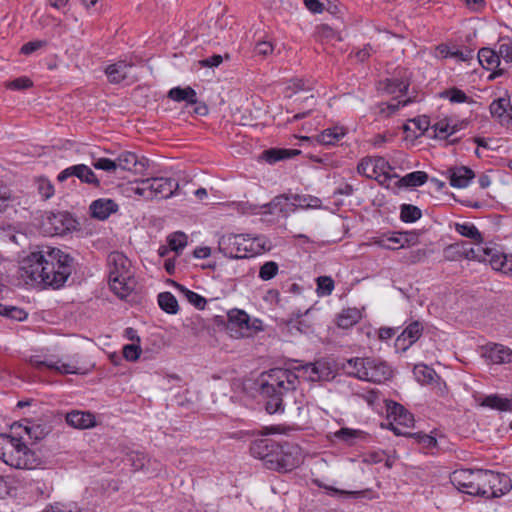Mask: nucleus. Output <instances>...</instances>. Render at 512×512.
I'll return each instance as SVG.
<instances>
[{
    "instance_id": "nucleus-62",
    "label": "nucleus",
    "mask_w": 512,
    "mask_h": 512,
    "mask_svg": "<svg viewBox=\"0 0 512 512\" xmlns=\"http://www.w3.org/2000/svg\"><path fill=\"white\" fill-rule=\"evenodd\" d=\"M419 443L423 444L427 448H433L437 445V440L431 435L427 434H418L417 435Z\"/></svg>"
},
{
    "instance_id": "nucleus-34",
    "label": "nucleus",
    "mask_w": 512,
    "mask_h": 512,
    "mask_svg": "<svg viewBox=\"0 0 512 512\" xmlns=\"http://www.w3.org/2000/svg\"><path fill=\"white\" fill-rule=\"evenodd\" d=\"M336 439L345 442L348 445H353L356 439L365 438V433L361 430L351 428H341L334 433Z\"/></svg>"
},
{
    "instance_id": "nucleus-5",
    "label": "nucleus",
    "mask_w": 512,
    "mask_h": 512,
    "mask_svg": "<svg viewBox=\"0 0 512 512\" xmlns=\"http://www.w3.org/2000/svg\"><path fill=\"white\" fill-rule=\"evenodd\" d=\"M0 459L16 469H34L39 465V458L33 450L17 435L0 434Z\"/></svg>"
},
{
    "instance_id": "nucleus-22",
    "label": "nucleus",
    "mask_w": 512,
    "mask_h": 512,
    "mask_svg": "<svg viewBox=\"0 0 512 512\" xmlns=\"http://www.w3.org/2000/svg\"><path fill=\"white\" fill-rule=\"evenodd\" d=\"M488 476L491 480V498L501 497L512 488L511 479L507 475L489 470Z\"/></svg>"
},
{
    "instance_id": "nucleus-31",
    "label": "nucleus",
    "mask_w": 512,
    "mask_h": 512,
    "mask_svg": "<svg viewBox=\"0 0 512 512\" xmlns=\"http://www.w3.org/2000/svg\"><path fill=\"white\" fill-rule=\"evenodd\" d=\"M13 430L23 429V431L28 435L30 439L34 441L42 440L49 433L47 427L40 424H32V425H23V424H14L12 426Z\"/></svg>"
},
{
    "instance_id": "nucleus-58",
    "label": "nucleus",
    "mask_w": 512,
    "mask_h": 512,
    "mask_svg": "<svg viewBox=\"0 0 512 512\" xmlns=\"http://www.w3.org/2000/svg\"><path fill=\"white\" fill-rule=\"evenodd\" d=\"M223 61V57L221 55L215 54L209 58L203 59L199 61V65L201 67H209L214 68L218 67Z\"/></svg>"
},
{
    "instance_id": "nucleus-3",
    "label": "nucleus",
    "mask_w": 512,
    "mask_h": 512,
    "mask_svg": "<svg viewBox=\"0 0 512 512\" xmlns=\"http://www.w3.org/2000/svg\"><path fill=\"white\" fill-rule=\"evenodd\" d=\"M299 384L298 375L289 369L273 368L261 375L260 394L266 400V411H283V396L294 391Z\"/></svg>"
},
{
    "instance_id": "nucleus-43",
    "label": "nucleus",
    "mask_w": 512,
    "mask_h": 512,
    "mask_svg": "<svg viewBox=\"0 0 512 512\" xmlns=\"http://www.w3.org/2000/svg\"><path fill=\"white\" fill-rule=\"evenodd\" d=\"M0 315L6 316L16 321H23L27 318V313L15 306H5L0 303Z\"/></svg>"
},
{
    "instance_id": "nucleus-9",
    "label": "nucleus",
    "mask_w": 512,
    "mask_h": 512,
    "mask_svg": "<svg viewBox=\"0 0 512 512\" xmlns=\"http://www.w3.org/2000/svg\"><path fill=\"white\" fill-rule=\"evenodd\" d=\"M391 169L389 162L383 157L364 158L357 166L359 174L371 179H378L380 176L389 177Z\"/></svg>"
},
{
    "instance_id": "nucleus-16",
    "label": "nucleus",
    "mask_w": 512,
    "mask_h": 512,
    "mask_svg": "<svg viewBox=\"0 0 512 512\" xmlns=\"http://www.w3.org/2000/svg\"><path fill=\"white\" fill-rule=\"evenodd\" d=\"M423 325L419 321L411 322L403 332L396 338L395 346L397 349L406 351L422 335Z\"/></svg>"
},
{
    "instance_id": "nucleus-28",
    "label": "nucleus",
    "mask_w": 512,
    "mask_h": 512,
    "mask_svg": "<svg viewBox=\"0 0 512 512\" xmlns=\"http://www.w3.org/2000/svg\"><path fill=\"white\" fill-rule=\"evenodd\" d=\"M168 97L176 102L185 101L188 104H196L198 102L197 93L191 87H174L168 92Z\"/></svg>"
},
{
    "instance_id": "nucleus-35",
    "label": "nucleus",
    "mask_w": 512,
    "mask_h": 512,
    "mask_svg": "<svg viewBox=\"0 0 512 512\" xmlns=\"http://www.w3.org/2000/svg\"><path fill=\"white\" fill-rule=\"evenodd\" d=\"M158 304L162 310L169 314L178 312V302L175 296L170 292H162L158 295Z\"/></svg>"
},
{
    "instance_id": "nucleus-24",
    "label": "nucleus",
    "mask_w": 512,
    "mask_h": 512,
    "mask_svg": "<svg viewBox=\"0 0 512 512\" xmlns=\"http://www.w3.org/2000/svg\"><path fill=\"white\" fill-rule=\"evenodd\" d=\"M295 201L293 200V194L291 195H278L266 206L270 209V212L278 211L283 216L287 217L290 212L295 211Z\"/></svg>"
},
{
    "instance_id": "nucleus-41",
    "label": "nucleus",
    "mask_w": 512,
    "mask_h": 512,
    "mask_svg": "<svg viewBox=\"0 0 512 512\" xmlns=\"http://www.w3.org/2000/svg\"><path fill=\"white\" fill-rule=\"evenodd\" d=\"M64 218L65 215L62 213L49 215L47 221L52 227L45 228L46 231L55 235L62 234L67 229L64 225Z\"/></svg>"
},
{
    "instance_id": "nucleus-36",
    "label": "nucleus",
    "mask_w": 512,
    "mask_h": 512,
    "mask_svg": "<svg viewBox=\"0 0 512 512\" xmlns=\"http://www.w3.org/2000/svg\"><path fill=\"white\" fill-rule=\"evenodd\" d=\"M490 262L492 268L496 271H501L504 274H509L510 265L511 264V255L504 254H492L490 259H487Z\"/></svg>"
},
{
    "instance_id": "nucleus-27",
    "label": "nucleus",
    "mask_w": 512,
    "mask_h": 512,
    "mask_svg": "<svg viewBox=\"0 0 512 512\" xmlns=\"http://www.w3.org/2000/svg\"><path fill=\"white\" fill-rule=\"evenodd\" d=\"M481 406L488 407L491 409H496L499 411H511L512 412V399L507 397H502L498 394H491L486 396L482 402Z\"/></svg>"
},
{
    "instance_id": "nucleus-56",
    "label": "nucleus",
    "mask_w": 512,
    "mask_h": 512,
    "mask_svg": "<svg viewBox=\"0 0 512 512\" xmlns=\"http://www.w3.org/2000/svg\"><path fill=\"white\" fill-rule=\"evenodd\" d=\"M499 58L503 59L506 63L512 62V42L501 43L497 51Z\"/></svg>"
},
{
    "instance_id": "nucleus-25",
    "label": "nucleus",
    "mask_w": 512,
    "mask_h": 512,
    "mask_svg": "<svg viewBox=\"0 0 512 512\" xmlns=\"http://www.w3.org/2000/svg\"><path fill=\"white\" fill-rule=\"evenodd\" d=\"M298 154H300V150L297 149L271 148L262 152L261 159L273 164L280 160L292 158Z\"/></svg>"
},
{
    "instance_id": "nucleus-7",
    "label": "nucleus",
    "mask_w": 512,
    "mask_h": 512,
    "mask_svg": "<svg viewBox=\"0 0 512 512\" xmlns=\"http://www.w3.org/2000/svg\"><path fill=\"white\" fill-rule=\"evenodd\" d=\"M348 373L360 380L382 383L392 377V370L383 361L375 358H350L343 364Z\"/></svg>"
},
{
    "instance_id": "nucleus-42",
    "label": "nucleus",
    "mask_w": 512,
    "mask_h": 512,
    "mask_svg": "<svg viewBox=\"0 0 512 512\" xmlns=\"http://www.w3.org/2000/svg\"><path fill=\"white\" fill-rule=\"evenodd\" d=\"M428 179L427 173L423 171H415L405 175L401 179V183L408 187H417L423 185Z\"/></svg>"
},
{
    "instance_id": "nucleus-61",
    "label": "nucleus",
    "mask_w": 512,
    "mask_h": 512,
    "mask_svg": "<svg viewBox=\"0 0 512 512\" xmlns=\"http://www.w3.org/2000/svg\"><path fill=\"white\" fill-rule=\"evenodd\" d=\"M407 102L408 100L397 101L396 103L386 104L385 106L383 105L380 109V112L386 114V116H390L391 114L398 110L400 105L404 106L407 104Z\"/></svg>"
},
{
    "instance_id": "nucleus-55",
    "label": "nucleus",
    "mask_w": 512,
    "mask_h": 512,
    "mask_svg": "<svg viewBox=\"0 0 512 512\" xmlns=\"http://www.w3.org/2000/svg\"><path fill=\"white\" fill-rule=\"evenodd\" d=\"M130 460H131L132 466L136 470L144 469L146 467L147 462H149V459L147 458L146 455H144L143 453H138V452L132 453L130 455Z\"/></svg>"
},
{
    "instance_id": "nucleus-47",
    "label": "nucleus",
    "mask_w": 512,
    "mask_h": 512,
    "mask_svg": "<svg viewBox=\"0 0 512 512\" xmlns=\"http://www.w3.org/2000/svg\"><path fill=\"white\" fill-rule=\"evenodd\" d=\"M429 119L426 116L414 118L412 120H409V122L404 126V129L406 131H413L415 132L418 130L420 134L425 132L429 127Z\"/></svg>"
},
{
    "instance_id": "nucleus-30",
    "label": "nucleus",
    "mask_w": 512,
    "mask_h": 512,
    "mask_svg": "<svg viewBox=\"0 0 512 512\" xmlns=\"http://www.w3.org/2000/svg\"><path fill=\"white\" fill-rule=\"evenodd\" d=\"M361 319V313L356 308L344 309L337 318V325L340 328L348 329L358 323Z\"/></svg>"
},
{
    "instance_id": "nucleus-33",
    "label": "nucleus",
    "mask_w": 512,
    "mask_h": 512,
    "mask_svg": "<svg viewBox=\"0 0 512 512\" xmlns=\"http://www.w3.org/2000/svg\"><path fill=\"white\" fill-rule=\"evenodd\" d=\"M345 135L342 127H333L325 129L319 136L318 141L324 145H333Z\"/></svg>"
},
{
    "instance_id": "nucleus-2",
    "label": "nucleus",
    "mask_w": 512,
    "mask_h": 512,
    "mask_svg": "<svg viewBox=\"0 0 512 512\" xmlns=\"http://www.w3.org/2000/svg\"><path fill=\"white\" fill-rule=\"evenodd\" d=\"M250 453L263 461L267 469L280 473L290 472L303 461L301 448L294 443H278L271 439H258L252 442Z\"/></svg>"
},
{
    "instance_id": "nucleus-37",
    "label": "nucleus",
    "mask_w": 512,
    "mask_h": 512,
    "mask_svg": "<svg viewBox=\"0 0 512 512\" xmlns=\"http://www.w3.org/2000/svg\"><path fill=\"white\" fill-rule=\"evenodd\" d=\"M293 200L295 201V210L297 208H312L318 209L321 207V200L318 197L310 195H299L293 194Z\"/></svg>"
},
{
    "instance_id": "nucleus-18",
    "label": "nucleus",
    "mask_w": 512,
    "mask_h": 512,
    "mask_svg": "<svg viewBox=\"0 0 512 512\" xmlns=\"http://www.w3.org/2000/svg\"><path fill=\"white\" fill-rule=\"evenodd\" d=\"M447 173L450 185L459 189L466 188L475 176L474 172L466 166L450 168Z\"/></svg>"
},
{
    "instance_id": "nucleus-1",
    "label": "nucleus",
    "mask_w": 512,
    "mask_h": 512,
    "mask_svg": "<svg viewBox=\"0 0 512 512\" xmlns=\"http://www.w3.org/2000/svg\"><path fill=\"white\" fill-rule=\"evenodd\" d=\"M72 261L68 254L56 248L32 252L22 262V277L32 284L60 288L72 272Z\"/></svg>"
},
{
    "instance_id": "nucleus-8",
    "label": "nucleus",
    "mask_w": 512,
    "mask_h": 512,
    "mask_svg": "<svg viewBox=\"0 0 512 512\" xmlns=\"http://www.w3.org/2000/svg\"><path fill=\"white\" fill-rule=\"evenodd\" d=\"M136 183L138 186L133 189L134 193L145 199H153L154 197L169 198L179 188L177 181L166 177L147 178L136 181Z\"/></svg>"
},
{
    "instance_id": "nucleus-63",
    "label": "nucleus",
    "mask_w": 512,
    "mask_h": 512,
    "mask_svg": "<svg viewBox=\"0 0 512 512\" xmlns=\"http://www.w3.org/2000/svg\"><path fill=\"white\" fill-rule=\"evenodd\" d=\"M479 251L480 248H470L464 252L465 258L470 260L487 261V257L480 255Z\"/></svg>"
},
{
    "instance_id": "nucleus-20",
    "label": "nucleus",
    "mask_w": 512,
    "mask_h": 512,
    "mask_svg": "<svg viewBox=\"0 0 512 512\" xmlns=\"http://www.w3.org/2000/svg\"><path fill=\"white\" fill-rule=\"evenodd\" d=\"M118 205L112 199L100 198L93 201L90 205L91 216L99 219L105 220L112 213L117 212Z\"/></svg>"
},
{
    "instance_id": "nucleus-21",
    "label": "nucleus",
    "mask_w": 512,
    "mask_h": 512,
    "mask_svg": "<svg viewBox=\"0 0 512 512\" xmlns=\"http://www.w3.org/2000/svg\"><path fill=\"white\" fill-rule=\"evenodd\" d=\"M133 64L126 61H118L106 67L105 74L112 84H119L129 77V71Z\"/></svg>"
},
{
    "instance_id": "nucleus-40",
    "label": "nucleus",
    "mask_w": 512,
    "mask_h": 512,
    "mask_svg": "<svg viewBox=\"0 0 512 512\" xmlns=\"http://www.w3.org/2000/svg\"><path fill=\"white\" fill-rule=\"evenodd\" d=\"M422 216L421 210L411 204H403L401 206L400 218L403 222L412 223L420 219Z\"/></svg>"
},
{
    "instance_id": "nucleus-23",
    "label": "nucleus",
    "mask_w": 512,
    "mask_h": 512,
    "mask_svg": "<svg viewBox=\"0 0 512 512\" xmlns=\"http://www.w3.org/2000/svg\"><path fill=\"white\" fill-rule=\"evenodd\" d=\"M388 416L393 417L394 421L405 427H412L414 424L413 415L408 412L401 404L389 402L387 404Z\"/></svg>"
},
{
    "instance_id": "nucleus-53",
    "label": "nucleus",
    "mask_w": 512,
    "mask_h": 512,
    "mask_svg": "<svg viewBox=\"0 0 512 512\" xmlns=\"http://www.w3.org/2000/svg\"><path fill=\"white\" fill-rule=\"evenodd\" d=\"M141 353L140 345L132 343L123 347V356L128 361H135L139 358Z\"/></svg>"
},
{
    "instance_id": "nucleus-11",
    "label": "nucleus",
    "mask_w": 512,
    "mask_h": 512,
    "mask_svg": "<svg viewBox=\"0 0 512 512\" xmlns=\"http://www.w3.org/2000/svg\"><path fill=\"white\" fill-rule=\"evenodd\" d=\"M413 373L416 380L422 385H432L437 393L441 396L447 392L446 383L441 380L434 369L425 364H417L414 367Z\"/></svg>"
},
{
    "instance_id": "nucleus-51",
    "label": "nucleus",
    "mask_w": 512,
    "mask_h": 512,
    "mask_svg": "<svg viewBox=\"0 0 512 512\" xmlns=\"http://www.w3.org/2000/svg\"><path fill=\"white\" fill-rule=\"evenodd\" d=\"M37 189L43 199H49L54 194V188L49 180L45 178L37 179Z\"/></svg>"
},
{
    "instance_id": "nucleus-15",
    "label": "nucleus",
    "mask_w": 512,
    "mask_h": 512,
    "mask_svg": "<svg viewBox=\"0 0 512 512\" xmlns=\"http://www.w3.org/2000/svg\"><path fill=\"white\" fill-rule=\"evenodd\" d=\"M483 356L491 364L501 365L512 363V350L502 344H487L484 347Z\"/></svg>"
},
{
    "instance_id": "nucleus-54",
    "label": "nucleus",
    "mask_w": 512,
    "mask_h": 512,
    "mask_svg": "<svg viewBox=\"0 0 512 512\" xmlns=\"http://www.w3.org/2000/svg\"><path fill=\"white\" fill-rule=\"evenodd\" d=\"M33 85V82L28 77H20L13 81H10L6 84L8 89L12 90H21L30 88Z\"/></svg>"
},
{
    "instance_id": "nucleus-45",
    "label": "nucleus",
    "mask_w": 512,
    "mask_h": 512,
    "mask_svg": "<svg viewBox=\"0 0 512 512\" xmlns=\"http://www.w3.org/2000/svg\"><path fill=\"white\" fill-rule=\"evenodd\" d=\"M279 266L274 261L265 262L259 270V278L268 281L278 274Z\"/></svg>"
},
{
    "instance_id": "nucleus-32",
    "label": "nucleus",
    "mask_w": 512,
    "mask_h": 512,
    "mask_svg": "<svg viewBox=\"0 0 512 512\" xmlns=\"http://www.w3.org/2000/svg\"><path fill=\"white\" fill-rule=\"evenodd\" d=\"M455 230L463 237L472 239L475 243H482L483 237L477 227L471 223H456Z\"/></svg>"
},
{
    "instance_id": "nucleus-52",
    "label": "nucleus",
    "mask_w": 512,
    "mask_h": 512,
    "mask_svg": "<svg viewBox=\"0 0 512 512\" xmlns=\"http://www.w3.org/2000/svg\"><path fill=\"white\" fill-rule=\"evenodd\" d=\"M442 96L449 98L452 103H464L468 100V96L462 90L457 88L444 91Z\"/></svg>"
},
{
    "instance_id": "nucleus-14",
    "label": "nucleus",
    "mask_w": 512,
    "mask_h": 512,
    "mask_svg": "<svg viewBox=\"0 0 512 512\" xmlns=\"http://www.w3.org/2000/svg\"><path fill=\"white\" fill-rule=\"evenodd\" d=\"M117 169L130 171L135 174H144L147 169V160L138 158L135 153L123 152L116 159Z\"/></svg>"
},
{
    "instance_id": "nucleus-46",
    "label": "nucleus",
    "mask_w": 512,
    "mask_h": 512,
    "mask_svg": "<svg viewBox=\"0 0 512 512\" xmlns=\"http://www.w3.org/2000/svg\"><path fill=\"white\" fill-rule=\"evenodd\" d=\"M508 107H510L509 100L505 98H499L490 104V112L492 116L501 119L506 114Z\"/></svg>"
},
{
    "instance_id": "nucleus-39",
    "label": "nucleus",
    "mask_w": 512,
    "mask_h": 512,
    "mask_svg": "<svg viewBox=\"0 0 512 512\" xmlns=\"http://www.w3.org/2000/svg\"><path fill=\"white\" fill-rule=\"evenodd\" d=\"M188 237L181 231L174 232L167 237V242L171 250L179 253L187 245Z\"/></svg>"
},
{
    "instance_id": "nucleus-49",
    "label": "nucleus",
    "mask_w": 512,
    "mask_h": 512,
    "mask_svg": "<svg viewBox=\"0 0 512 512\" xmlns=\"http://www.w3.org/2000/svg\"><path fill=\"white\" fill-rule=\"evenodd\" d=\"M334 289V281L329 276H320L317 278V293L319 295L328 296Z\"/></svg>"
},
{
    "instance_id": "nucleus-57",
    "label": "nucleus",
    "mask_w": 512,
    "mask_h": 512,
    "mask_svg": "<svg viewBox=\"0 0 512 512\" xmlns=\"http://www.w3.org/2000/svg\"><path fill=\"white\" fill-rule=\"evenodd\" d=\"M45 45H46V41H41V40L30 41L21 47V53L25 54V55H29V54L35 52L36 50L44 47Z\"/></svg>"
},
{
    "instance_id": "nucleus-19",
    "label": "nucleus",
    "mask_w": 512,
    "mask_h": 512,
    "mask_svg": "<svg viewBox=\"0 0 512 512\" xmlns=\"http://www.w3.org/2000/svg\"><path fill=\"white\" fill-rule=\"evenodd\" d=\"M66 422L77 429H89L96 425L94 414L88 411H71L66 414Z\"/></svg>"
},
{
    "instance_id": "nucleus-13",
    "label": "nucleus",
    "mask_w": 512,
    "mask_h": 512,
    "mask_svg": "<svg viewBox=\"0 0 512 512\" xmlns=\"http://www.w3.org/2000/svg\"><path fill=\"white\" fill-rule=\"evenodd\" d=\"M477 470L460 469L451 474V483L461 492L473 495Z\"/></svg>"
},
{
    "instance_id": "nucleus-26",
    "label": "nucleus",
    "mask_w": 512,
    "mask_h": 512,
    "mask_svg": "<svg viewBox=\"0 0 512 512\" xmlns=\"http://www.w3.org/2000/svg\"><path fill=\"white\" fill-rule=\"evenodd\" d=\"M489 470L477 469V477L475 479V490L473 495L491 498V480L489 478Z\"/></svg>"
},
{
    "instance_id": "nucleus-48",
    "label": "nucleus",
    "mask_w": 512,
    "mask_h": 512,
    "mask_svg": "<svg viewBox=\"0 0 512 512\" xmlns=\"http://www.w3.org/2000/svg\"><path fill=\"white\" fill-rule=\"evenodd\" d=\"M408 87H409V83L407 81H404V80L387 79L385 81V90L389 94H394V93H397V92L405 93V92H407Z\"/></svg>"
},
{
    "instance_id": "nucleus-6",
    "label": "nucleus",
    "mask_w": 512,
    "mask_h": 512,
    "mask_svg": "<svg viewBox=\"0 0 512 512\" xmlns=\"http://www.w3.org/2000/svg\"><path fill=\"white\" fill-rule=\"evenodd\" d=\"M109 285L111 290L121 299L131 294L135 280L130 271V261L120 252H112L108 259Z\"/></svg>"
},
{
    "instance_id": "nucleus-59",
    "label": "nucleus",
    "mask_w": 512,
    "mask_h": 512,
    "mask_svg": "<svg viewBox=\"0 0 512 512\" xmlns=\"http://www.w3.org/2000/svg\"><path fill=\"white\" fill-rule=\"evenodd\" d=\"M255 51L258 55L267 56L273 52V46L270 42L260 41L256 44Z\"/></svg>"
},
{
    "instance_id": "nucleus-44",
    "label": "nucleus",
    "mask_w": 512,
    "mask_h": 512,
    "mask_svg": "<svg viewBox=\"0 0 512 512\" xmlns=\"http://www.w3.org/2000/svg\"><path fill=\"white\" fill-rule=\"evenodd\" d=\"M179 290L185 295L186 299L198 309H204L206 305V299L201 295L185 288L182 285H178Z\"/></svg>"
},
{
    "instance_id": "nucleus-29",
    "label": "nucleus",
    "mask_w": 512,
    "mask_h": 512,
    "mask_svg": "<svg viewBox=\"0 0 512 512\" xmlns=\"http://www.w3.org/2000/svg\"><path fill=\"white\" fill-rule=\"evenodd\" d=\"M478 62L483 68L491 70L500 65V58L496 51L490 48H482L478 52Z\"/></svg>"
},
{
    "instance_id": "nucleus-38",
    "label": "nucleus",
    "mask_w": 512,
    "mask_h": 512,
    "mask_svg": "<svg viewBox=\"0 0 512 512\" xmlns=\"http://www.w3.org/2000/svg\"><path fill=\"white\" fill-rule=\"evenodd\" d=\"M433 129L435 137L440 139H448L458 130L457 125L451 126L445 119L435 123Z\"/></svg>"
},
{
    "instance_id": "nucleus-17",
    "label": "nucleus",
    "mask_w": 512,
    "mask_h": 512,
    "mask_svg": "<svg viewBox=\"0 0 512 512\" xmlns=\"http://www.w3.org/2000/svg\"><path fill=\"white\" fill-rule=\"evenodd\" d=\"M299 371H303L310 381H321L327 380L332 377V370L330 369L327 362L316 361L315 363H307L297 368Z\"/></svg>"
},
{
    "instance_id": "nucleus-50",
    "label": "nucleus",
    "mask_w": 512,
    "mask_h": 512,
    "mask_svg": "<svg viewBox=\"0 0 512 512\" xmlns=\"http://www.w3.org/2000/svg\"><path fill=\"white\" fill-rule=\"evenodd\" d=\"M94 168L99 170H104L106 172L112 173L117 170L116 160H111L109 158H95L92 162Z\"/></svg>"
},
{
    "instance_id": "nucleus-4",
    "label": "nucleus",
    "mask_w": 512,
    "mask_h": 512,
    "mask_svg": "<svg viewBox=\"0 0 512 512\" xmlns=\"http://www.w3.org/2000/svg\"><path fill=\"white\" fill-rule=\"evenodd\" d=\"M218 249L228 258L243 259L270 250V243L264 236L226 234L219 238Z\"/></svg>"
},
{
    "instance_id": "nucleus-12",
    "label": "nucleus",
    "mask_w": 512,
    "mask_h": 512,
    "mask_svg": "<svg viewBox=\"0 0 512 512\" xmlns=\"http://www.w3.org/2000/svg\"><path fill=\"white\" fill-rule=\"evenodd\" d=\"M72 176L77 177L81 182L86 184H93L97 187L100 185V181L93 170L85 164H78L64 169L58 174L57 179L63 182Z\"/></svg>"
},
{
    "instance_id": "nucleus-10",
    "label": "nucleus",
    "mask_w": 512,
    "mask_h": 512,
    "mask_svg": "<svg viewBox=\"0 0 512 512\" xmlns=\"http://www.w3.org/2000/svg\"><path fill=\"white\" fill-rule=\"evenodd\" d=\"M29 363L37 369L43 367L50 370H55L61 374H77L79 373V367L77 362H62L60 360H54L52 357L42 359L39 355H33L29 358Z\"/></svg>"
},
{
    "instance_id": "nucleus-60",
    "label": "nucleus",
    "mask_w": 512,
    "mask_h": 512,
    "mask_svg": "<svg viewBox=\"0 0 512 512\" xmlns=\"http://www.w3.org/2000/svg\"><path fill=\"white\" fill-rule=\"evenodd\" d=\"M319 33L323 39H336L337 41L342 40L341 36L327 25H322Z\"/></svg>"
},
{
    "instance_id": "nucleus-64",
    "label": "nucleus",
    "mask_w": 512,
    "mask_h": 512,
    "mask_svg": "<svg viewBox=\"0 0 512 512\" xmlns=\"http://www.w3.org/2000/svg\"><path fill=\"white\" fill-rule=\"evenodd\" d=\"M304 4L312 13H321L325 10L324 2H304Z\"/></svg>"
}]
</instances>
